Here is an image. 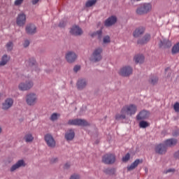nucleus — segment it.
Segmentation results:
<instances>
[{
  "label": "nucleus",
  "instance_id": "obj_4",
  "mask_svg": "<svg viewBox=\"0 0 179 179\" xmlns=\"http://www.w3.org/2000/svg\"><path fill=\"white\" fill-rule=\"evenodd\" d=\"M67 124L68 125H77L78 127H87L90 125L89 122L83 119L69 120Z\"/></svg>",
  "mask_w": 179,
  "mask_h": 179
},
{
  "label": "nucleus",
  "instance_id": "obj_42",
  "mask_svg": "<svg viewBox=\"0 0 179 179\" xmlns=\"http://www.w3.org/2000/svg\"><path fill=\"white\" fill-rule=\"evenodd\" d=\"M174 171H176L175 169H169L166 171H164V174H168V173H174Z\"/></svg>",
  "mask_w": 179,
  "mask_h": 179
},
{
  "label": "nucleus",
  "instance_id": "obj_49",
  "mask_svg": "<svg viewBox=\"0 0 179 179\" xmlns=\"http://www.w3.org/2000/svg\"><path fill=\"white\" fill-rule=\"evenodd\" d=\"M69 167H71V164L69 163H66L64 164V169H69Z\"/></svg>",
  "mask_w": 179,
  "mask_h": 179
},
{
  "label": "nucleus",
  "instance_id": "obj_22",
  "mask_svg": "<svg viewBox=\"0 0 179 179\" xmlns=\"http://www.w3.org/2000/svg\"><path fill=\"white\" fill-rule=\"evenodd\" d=\"M87 85V82H86V80L85 79L78 80V81L77 82V87L78 90H83V89L86 87Z\"/></svg>",
  "mask_w": 179,
  "mask_h": 179
},
{
  "label": "nucleus",
  "instance_id": "obj_35",
  "mask_svg": "<svg viewBox=\"0 0 179 179\" xmlns=\"http://www.w3.org/2000/svg\"><path fill=\"white\" fill-rule=\"evenodd\" d=\"M58 117H61V115L59 113H53L50 116V121H57L58 120Z\"/></svg>",
  "mask_w": 179,
  "mask_h": 179
},
{
  "label": "nucleus",
  "instance_id": "obj_28",
  "mask_svg": "<svg viewBox=\"0 0 179 179\" xmlns=\"http://www.w3.org/2000/svg\"><path fill=\"white\" fill-rule=\"evenodd\" d=\"M134 61L136 64H142L145 61V57L143 55H136Z\"/></svg>",
  "mask_w": 179,
  "mask_h": 179
},
{
  "label": "nucleus",
  "instance_id": "obj_3",
  "mask_svg": "<svg viewBox=\"0 0 179 179\" xmlns=\"http://www.w3.org/2000/svg\"><path fill=\"white\" fill-rule=\"evenodd\" d=\"M34 86V83L33 80H29L25 82H21L18 85V89L19 90H21V92H27V90H30V89H31Z\"/></svg>",
  "mask_w": 179,
  "mask_h": 179
},
{
  "label": "nucleus",
  "instance_id": "obj_2",
  "mask_svg": "<svg viewBox=\"0 0 179 179\" xmlns=\"http://www.w3.org/2000/svg\"><path fill=\"white\" fill-rule=\"evenodd\" d=\"M152 10V4L150 3H145L141 4L139 7H138L136 10V15H146V13H149Z\"/></svg>",
  "mask_w": 179,
  "mask_h": 179
},
{
  "label": "nucleus",
  "instance_id": "obj_24",
  "mask_svg": "<svg viewBox=\"0 0 179 179\" xmlns=\"http://www.w3.org/2000/svg\"><path fill=\"white\" fill-rule=\"evenodd\" d=\"M10 59V56H8V55H3L0 61V66H5V65L9 62Z\"/></svg>",
  "mask_w": 179,
  "mask_h": 179
},
{
  "label": "nucleus",
  "instance_id": "obj_17",
  "mask_svg": "<svg viewBox=\"0 0 179 179\" xmlns=\"http://www.w3.org/2000/svg\"><path fill=\"white\" fill-rule=\"evenodd\" d=\"M27 65H28V68L31 71H37V64H36V60L32 58L29 59L26 62Z\"/></svg>",
  "mask_w": 179,
  "mask_h": 179
},
{
  "label": "nucleus",
  "instance_id": "obj_7",
  "mask_svg": "<svg viewBox=\"0 0 179 179\" xmlns=\"http://www.w3.org/2000/svg\"><path fill=\"white\" fill-rule=\"evenodd\" d=\"M103 52V49L101 48H98L94 50L92 53V60L94 62H99V61H101V53Z\"/></svg>",
  "mask_w": 179,
  "mask_h": 179
},
{
  "label": "nucleus",
  "instance_id": "obj_52",
  "mask_svg": "<svg viewBox=\"0 0 179 179\" xmlns=\"http://www.w3.org/2000/svg\"><path fill=\"white\" fill-rule=\"evenodd\" d=\"M170 73V71H169V69H166V73Z\"/></svg>",
  "mask_w": 179,
  "mask_h": 179
},
{
  "label": "nucleus",
  "instance_id": "obj_25",
  "mask_svg": "<svg viewBox=\"0 0 179 179\" xmlns=\"http://www.w3.org/2000/svg\"><path fill=\"white\" fill-rule=\"evenodd\" d=\"M75 138V131L73 129L69 130L65 134L66 141H72Z\"/></svg>",
  "mask_w": 179,
  "mask_h": 179
},
{
  "label": "nucleus",
  "instance_id": "obj_16",
  "mask_svg": "<svg viewBox=\"0 0 179 179\" xmlns=\"http://www.w3.org/2000/svg\"><path fill=\"white\" fill-rule=\"evenodd\" d=\"M71 34L73 36H81V34H83V31H82V29L78 26H73L70 30Z\"/></svg>",
  "mask_w": 179,
  "mask_h": 179
},
{
  "label": "nucleus",
  "instance_id": "obj_53",
  "mask_svg": "<svg viewBox=\"0 0 179 179\" xmlns=\"http://www.w3.org/2000/svg\"><path fill=\"white\" fill-rule=\"evenodd\" d=\"M1 97H2V94H1V92H0V100H1Z\"/></svg>",
  "mask_w": 179,
  "mask_h": 179
},
{
  "label": "nucleus",
  "instance_id": "obj_45",
  "mask_svg": "<svg viewBox=\"0 0 179 179\" xmlns=\"http://www.w3.org/2000/svg\"><path fill=\"white\" fill-rule=\"evenodd\" d=\"M80 70V66H75L73 68L74 72H78V71Z\"/></svg>",
  "mask_w": 179,
  "mask_h": 179
},
{
  "label": "nucleus",
  "instance_id": "obj_27",
  "mask_svg": "<svg viewBox=\"0 0 179 179\" xmlns=\"http://www.w3.org/2000/svg\"><path fill=\"white\" fill-rule=\"evenodd\" d=\"M159 47H164V48H169L171 47V42L169 40L164 39L160 41Z\"/></svg>",
  "mask_w": 179,
  "mask_h": 179
},
{
  "label": "nucleus",
  "instance_id": "obj_43",
  "mask_svg": "<svg viewBox=\"0 0 179 179\" xmlns=\"http://www.w3.org/2000/svg\"><path fill=\"white\" fill-rule=\"evenodd\" d=\"M66 25V22H65V21H62L59 24V27H65Z\"/></svg>",
  "mask_w": 179,
  "mask_h": 179
},
{
  "label": "nucleus",
  "instance_id": "obj_39",
  "mask_svg": "<svg viewBox=\"0 0 179 179\" xmlns=\"http://www.w3.org/2000/svg\"><path fill=\"white\" fill-rule=\"evenodd\" d=\"M24 0H15L14 2V5L15 6H20L22 3H23Z\"/></svg>",
  "mask_w": 179,
  "mask_h": 179
},
{
  "label": "nucleus",
  "instance_id": "obj_20",
  "mask_svg": "<svg viewBox=\"0 0 179 179\" xmlns=\"http://www.w3.org/2000/svg\"><path fill=\"white\" fill-rule=\"evenodd\" d=\"M164 145L167 148H171V146H176L177 145V139L170 138L164 141Z\"/></svg>",
  "mask_w": 179,
  "mask_h": 179
},
{
  "label": "nucleus",
  "instance_id": "obj_12",
  "mask_svg": "<svg viewBox=\"0 0 179 179\" xmlns=\"http://www.w3.org/2000/svg\"><path fill=\"white\" fill-rule=\"evenodd\" d=\"M65 57H66V61L69 62L70 64L72 62H75V61H76V59L78 58L76 53L72 51L68 52L66 54Z\"/></svg>",
  "mask_w": 179,
  "mask_h": 179
},
{
  "label": "nucleus",
  "instance_id": "obj_19",
  "mask_svg": "<svg viewBox=\"0 0 179 179\" xmlns=\"http://www.w3.org/2000/svg\"><path fill=\"white\" fill-rule=\"evenodd\" d=\"M25 30L27 34H35L37 31V28L36 27V25L29 24L27 25Z\"/></svg>",
  "mask_w": 179,
  "mask_h": 179
},
{
  "label": "nucleus",
  "instance_id": "obj_29",
  "mask_svg": "<svg viewBox=\"0 0 179 179\" xmlns=\"http://www.w3.org/2000/svg\"><path fill=\"white\" fill-rule=\"evenodd\" d=\"M24 141L27 142V143H30L32 141H34V137L31 134H27L24 136Z\"/></svg>",
  "mask_w": 179,
  "mask_h": 179
},
{
  "label": "nucleus",
  "instance_id": "obj_51",
  "mask_svg": "<svg viewBox=\"0 0 179 179\" xmlns=\"http://www.w3.org/2000/svg\"><path fill=\"white\" fill-rule=\"evenodd\" d=\"M140 0H130L131 3H134V2H139Z\"/></svg>",
  "mask_w": 179,
  "mask_h": 179
},
{
  "label": "nucleus",
  "instance_id": "obj_21",
  "mask_svg": "<svg viewBox=\"0 0 179 179\" xmlns=\"http://www.w3.org/2000/svg\"><path fill=\"white\" fill-rule=\"evenodd\" d=\"M24 166V161H23V159H20L15 164L12 166L10 171H15V170H17L20 167H23Z\"/></svg>",
  "mask_w": 179,
  "mask_h": 179
},
{
  "label": "nucleus",
  "instance_id": "obj_48",
  "mask_svg": "<svg viewBox=\"0 0 179 179\" xmlns=\"http://www.w3.org/2000/svg\"><path fill=\"white\" fill-rule=\"evenodd\" d=\"M175 159H179V150L174 153Z\"/></svg>",
  "mask_w": 179,
  "mask_h": 179
},
{
  "label": "nucleus",
  "instance_id": "obj_46",
  "mask_svg": "<svg viewBox=\"0 0 179 179\" xmlns=\"http://www.w3.org/2000/svg\"><path fill=\"white\" fill-rule=\"evenodd\" d=\"M80 178V177L79 176V175H73L71 176L70 179H79Z\"/></svg>",
  "mask_w": 179,
  "mask_h": 179
},
{
  "label": "nucleus",
  "instance_id": "obj_11",
  "mask_svg": "<svg viewBox=\"0 0 179 179\" xmlns=\"http://www.w3.org/2000/svg\"><path fill=\"white\" fill-rule=\"evenodd\" d=\"M13 106V99L7 98L4 102L2 103V110H9Z\"/></svg>",
  "mask_w": 179,
  "mask_h": 179
},
{
  "label": "nucleus",
  "instance_id": "obj_36",
  "mask_svg": "<svg viewBox=\"0 0 179 179\" xmlns=\"http://www.w3.org/2000/svg\"><path fill=\"white\" fill-rule=\"evenodd\" d=\"M139 127L140 128H148V127H149V123H148V122L146 121H141L139 123Z\"/></svg>",
  "mask_w": 179,
  "mask_h": 179
},
{
  "label": "nucleus",
  "instance_id": "obj_50",
  "mask_svg": "<svg viewBox=\"0 0 179 179\" xmlns=\"http://www.w3.org/2000/svg\"><path fill=\"white\" fill-rule=\"evenodd\" d=\"M40 0H32V4L36 5Z\"/></svg>",
  "mask_w": 179,
  "mask_h": 179
},
{
  "label": "nucleus",
  "instance_id": "obj_6",
  "mask_svg": "<svg viewBox=\"0 0 179 179\" xmlns=\"http://www.w3.org/2000/svg\"><path fill=\"white\" fill-rule=\"evenodd\" d=\"M26 103L28 106H34L37 103V95L34 93L28 94L26 96Z\"/></svg>",
  "mask_w": 179,
  "mask_h": 179
},
{
  "label": "nucleus",
  "instance_id": "obj_37",
  "mask_svg": "<svg viewBox=\"0 0 179 179\" xmlns=\"http://www.w3.org/2000/svg\"><path fill=\"white\" fill-rule=\"evenodd\" d=\"M6 49L8 51H12V50H13V42H8L6 45Z\"/></svg>",
  "mask_w": 179,
  "mask_h": 179
},
{
  "label": "nucleus",
  "instance_id": "obj_8",
  "mask_svg": "<svg viewBox=\"0 0 179 179\" xmlns=\"http://www.w3.org/2000/svg\"><path fill=\"white\" fill-rule=\"evenodd\" d=\"M132 72H133V70L131 68V66H125L122 67L120 69L118 73L119 75H120V76L127 77V76H129V75H132Z\"/></svg>",
  "mask_w": 179,
  "mask_h": 179
},
{
  "label": "nucleus",
  "instance_id": "obj_23",
  "mask_svg": "<svg viewBox=\"0 0 179 179\" xmlns=\"http://www.w3.org/2000/svg\"><path fill=\"white\" fill-rule=\"evenodd\" d=\"M145 33V27H140L134 31L133 36L134 37L138 38L140 36H142V34Z\"/></svg>",
  "mask_w": 179,
  "mask_h": 179
},
{
  "label": "nucleus",
  "instance_id": "obj_13",
  "mask_svg": "<svg viewBox=\"0 0 179 179\" xmlns=\"http://www.w3.org/2000/svg\"><path fill=\"white\" fill-rule=\"evenodd\" d=\"M149 115H150V113H149V111L141 110L136 115V120H138V121H141V120H146V118H149Z\"/></svg>",
  "mask_w": 179,
  "mask_h": 179
},
{
  "label": "nucleus",
  "instance_id": "obj_32",
  "mask_svg": "<svg viewBox=\"0 0 179 179\" xmlns=\"http://www.w3.org/2000/svg\"><path fill=\"white\" fill-rule=\"evenodd\" d=\"M171 52L173 54V55H175V54H178L179 52V43H177L176 44H175L171 50Z\"/></svg>",
  "mask_w": 179,
  "mask_h": 179
},
{
  "label": "nucleus",
  "instance_id": "obj_44",
  "mask_svg": "<svg viewBox=\"0 0 179 179\" xmlns=\"http://www.w3.org/2000/svg\"><path fill=\"white\" fill-rule=\"evenodd\" d=\"M29 45H30V41H29V40L24 41V47L26 48L29 47Z\"/></svg>",
  "mask_w": 179,
  "mask_h": 179
},
{
  "label": "nucleus",
  "instance_id": "obj_15",
  "mask_svg": "<svg viewBox=\"0 0 179 179\" xmlns=\"http://www.w3.org/2000/svg\"><path fill=\"white\" fill-rule=\"evenodd\" d=\"M155 152L159 155H164L167 152V148L164 144H159L155 147Z\"/></svg>",
  "mask_w": 179,
  "mask_h": 179
},
{
  "label": "nucleus",
  "instance_id": "obj_34",
  "mask_svg": "<svg viewBox=\"0 0 179 179\" xmlns=\"http://www.w3.org/2000/svg\"><path fill=\"white\" fill-rule=\"evenodd\" d=\"M103 171L106 174H110V175L115 174V169L107 168V169H104Z\"/></svg>",
  "mask_w": 179,
  "mask_h": 179
},
{
  "label": "nucleus",
  "instance_id": "obj_9",
  "mask_svg": "<svg viewBox=\"0 0 179 179\" xmlns=\"http://www.w3.org/2000/svg\"><path fill=\"white\" fill-rule=\"evenodd\" d=\"M44 139L48 148H55L56 142H55V140L54 139V137H52L51 134L45 135Z\"/></svg>",
  "mask_w": 179,
  "mask_h": 179
},
{
  "label": "nucleus",
  "instance_id": "obj_5",
  "mask_svg": "<svg viewBox=\"0 0 179 179\" xmlns=\"http://www.w3.org/2000/svg\"><path fill=\"white\" fill-rule=\"evenodd\" d=\"M102 162L105 164H114L115 163V155L108 153L103 156Z\"/></svg>",
  "mask_w": 179,
  "mask_h": 179
},
{
  "label": "nucleus",
  "instance_id": "obj_56",
  "mask_svg": "<svg viewBox=\"0 0 179 179\" xmlns=\"http://www.w3.org/2000/svg\"><path fill=\"white\" fill-rule=\"evenodd\" d=\"M140 1H142V0H140Z\"/></svg>",
  "mask_w": 179,
  "mask_h": 179
},
{
  "label": "nucleus",
  "instance_id": "obj_30",
  "mask_svg": "<svg viewBox=\"0 0 179 179\" xmlns=\"http://www.w3.org/2000/svg\"><path fill=\"white\" fill-rule=\"evenodd\" d=\"M148 82L150 85H157V82H159V78L155 76H152L150 77Z\"/></svg>",
  "mask_w": 179,
  "mask_h": 179
},
{
  "label": "nucleus",
  "instance_id": "obj_40",
  "mask_svg": "<svg viewBox=\"0 0 179 179\" xmlns=\"http://www.w3.org/2000/svg\"><path fill=\"white\" fill-rule=\"evenodd\" d=\"M173 108H174V110L176 111V113H179V103L178 102L175 103V104L173 106Z\"/></svg>",
  "mask_w": 179,
  "mask_h": 179
},
{
  "label": "nucleus",
  "instance_id": "obj_14",
  "mask_svg": "<svg viewBox=\"0 0 179 179\" xmlns=\"http://www.w3.org/2000/svg\"><path fill=\"white\" fill-rule=\"evenodd\" d=\"M143 163V159H136L130 166H127V171H132V170H135L137 166L139 164H142Z\"/></svg>",
  "mask_w": 179,
  "mask_h": 179
},
{
  "label": "nucleus",
  "instance_id": "obj_38",
  "mask_svg": "<svg viewBox=\"0 0 179 179\" xmlns=\"http://www.w3.org/2000/svg\"><path fill=\"white\" fill-rule=\"evenodd\" d=\"M129 159H131V155H129V153H127L125 155V156H124L122 157V160L124 163H127V162H128L129 160Z\"/></svg>",
  "mask_w": 179,
  "mask_h": 179
},
{
  "label": "nucleus",
  "instance_id": "obj_31",
  "mask_svg": "<svg viewBox=\"0 0 179 179\" xmlns=\"http://www.w3.org/2000/svg\"><path fill=\"white\" fill-rule=\"evenodd\" d=\"M102 34H103V31H101V30L96 31V32L91 34V37H98V38L99 40H101Z\"/></svg>",
  "mask_w": 179,
  "mask_h": 179
},
{
  "label": "nucleus",
  "instance_id": "obj_41",
  "mask_svg": "<svg viewBox=\"0 0 179 179\" xmlns=\"http://www.w3.org/2000/svg\"><path fill=\"white\" fill-rule=\"evenodd\" d=\"M107 43H110V36H108L103 37V43L107 44Z\"/></svg>",
  "mask_w": 179,
  "mask_h": 179
},
{
  "label": "nucleus",
  "instance_id": "obj_26",
  "mask_svg": "<svg viewBox=\"0 0 179 179\" xmlns=\"http://www.w3.org/2000/svg\"><path fill=\"white\" fill-rule=\"evenodd\" d=\"M150 40V34H145L143 38L138 41V44L143 45L146 44Z\"/></svg>",
  "mask_w": 179,
  "mask_h": 179
},
{
  "label": "nucleus",
  "instance_id": "obj_1",
  "mask_svg": "<svg viewBox=\"0 0 179 179\" xmlns=\"http://www.w3.org/2000/svg\"><path fill=\"white\" fill-rule=\"evenodd\" d=\"M138 111V107L135 104L125 105L121 109L120 113L115 115V120H125L127 115H135Z\"/></svg>",
  "mask_w": 179,
  "mask_h": 179
},
{
  "label": "nucleus",
  "instance_id": "obj_10",
  "mask_svg": "<svg viewBox=\"0 0 179 179\" xmlns=\"http://www.w3.org/2000/svg\"><path fill=\"white\" fill-rule=\"evenodd\" d=\"M16 24L20 27H23L26 24V14L24 13H21L18 14L16 19Z\"/></svg>",
  "mask_w": 179,
  "mask_h": 179
},
{
  "label": "nucleus",
  "instance_id": "obj_47",
  "mask_svg": "<svg viewBox=\"0 0 179 179\" xmlns=\"http://www.w3.org/2000/svg\"><path fill=\"white\" fill-rule=\"evenodd\" d=\"M57 162H58V158H57V157L52 158L50 160V163H57Z\"/></svg>",
  "mask_w": 179,
  "mask_h": 179
},
{
  "label": "nucleus",
  "instance_id": "obj_33",
  "mask_svg": "<svg viewBox=\"0 0 179 179\" xmlns=\"http://www.w3.org/2000/svg\"><path fill=\"white\" fill-rule=\"evenodd\" d=\"M96 2H97V0H88L85 3V7L86 8H91V6H93L94 5H96Z\"/></svg>",
  "mask_w": 179,
  "mask_h": 179
},
{
  "label": "nucleus",
  "instance_id": "obj_18",
  "mask_svg": "<svg viewBox=\"0 0 179 179\" xmlns=\"http://www.w3.org/2000/svg\"><path fill=\"white\" fill-rule=\"evenodd\" d=\"M115 23H117V17L113 15L111 17H109L105 21V26L106 27H110V26H113V24H115Z\"/></svg>",
  "mask_w": 179,
  "mask_h": 179
},
{
  "label": "nucleus",
  "instance_id": "obj_55",
  "mask_svg": "<svg viewBox=\"0 0 179 179\" xmlns=\"http://www.w3.org/2000/svg\"><path fill=\"white\" fill-rule=\"evenodd\" d=\"M176 135H177V134H173V136H176Z\"/></svg>",
  "mask_w": 179,
  "mask_h": 179
},
{
  "label": "nucleus",
  "instance_id": "obj_54",
  "mask_svg": "<svg viewBox=\"0 0 179 179\" xmlns=\"http://www.w3.org/2000/svg\"><path fill=\"white\" fill-rule=\"evenodd\" d=\"M2 132V128L0 127V134Z\"/></svg>",
  "mask_w": 179,
  "mask_h": 179
}]
</instances>
